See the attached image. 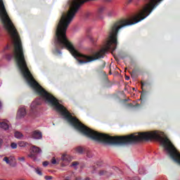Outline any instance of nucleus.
Listing matches in <instances>:
<instances>
[{
    "instance_id": "1",
    "label": "nucleus",
    "mask_w": 180,
    "mask_h": 180,
    "mask_svg": "<svg viewBox=\"0 0 180 180\" xmlns=\"http://www.w3.org/2000/svg\"><path fill=\"white\" fill-rule=\"evenodd\" d=\"M30 150L31 152H30V154L28 155V157L34 160V161H36L37 158V154L41 153V148L36 146H32L30 148Z\"/></svg>"
},
{
    "instance_id": "2",
    "label": "nucleus",
    "mask_w": 180,
    "mask_h": 180,
    "mask_svg": "<svg viewBox=\"0 0 180 180\" xmlns=\"http://www.w3.org/2000/svg\"><path fill=\"white\" fill-rule=\"evenodd\" d=\"M63 162L60 164L61 167H67L71 162V157L68 155H63L61 157Z\"/></svg>"
},
{
    "instance_id": "3",
    "label": "nucleus",
    "mask_w": 180,
    "mask_h": 180,
    "mask_svg": "<svg viewBox=\"0 0 180 180\" xmlns=\"http://www.w3.org/2000/svg\"><path fill=\"white\" fill-rule=\"evenodd\" d=\"M26 116V108L24 107L20 108L17 112V119H22Z\"/></svg>"
},
{
    "instance_id": "4",
    "label": "nucleus",
    "mask_w": 180,
    "mask_h": 180,
    "mask_svg": "<svg viewBox=\"0 0 180 180\" xmlns=\"http://www.w3.org/2000/svg\"><path fill=\"white\" fill-rule=\"evenodd\" d=\"M106 11V7L102 6L98 9L96 16L98 19H103V12Z\"/></svg>"
},
{
    "instance_id": "5",
    "label": "nucleus",
    "mask_w": 180,
    "mask_h": 180,
    "mask_svg": "<svg viewBox=\"0 0 180 180\" xmlns=\"http://www.w3.org/2000/svg\"><path fill=\"white\" fill-rule=\"evenodd\" d=\"M31 137L32 139H35V140H40L43 136L41 135V132H40V131L36 130L32 132Z\"/></svg>"
},
{
    "instance_id": "6",
    "label": "nucleus",
    "mask_w": 180,
    "mask_h": 180,
    "mask_svg": "<svg viewBox=\"0 0 180 180\" xmlns=\"http://www.w3.org/2000/svg\"><path fill=\"white\" fill-rule=\"evenodd\" d=\"M39 105H41V103L40 102V100L37 99L32 103L31 108H32V109H34L36 108V106H37Z\"/></svg>"
},
{
    "instance_id": "7",
    "label": "nucleus",
    "mask_w": 180,
    "mask_h": 180,
    "mask_svg": "<svg viewBox=\"0 0 180 180\" xmlns=\"http://www.w3.org/2000/svg\"><path fill=\"white\" fill-rule=\"evenodd\" d=\"M1 129H4V130H8L9 129V124L8 123L3 122L0 123Z\"/></svg>"
},
{
    "instance_id": "8",
    "label": "nucleus",
    "mask_w": 180,
    "mask_h": 180,
    "mask_svg": "<svg viewBox=\"0 0 180 180\" xmlns=\"http://www.w3.org/2000/svg\"><path fill=\"white\" fill-rule=\"evenodd\" d=\"M14 137L20 140L23 137V134H22L20 131H17L14 133Z\"/></svg>"
},
{
    "instance_id": "9",
    "label": "nucleus",
    "mask_w": 180,
    "mask_h": 180,
    "mask_svg": "<svg viewBox=\"0 0 180 180\" xmlns=\"http://www.w3.org/2000/svg\"><path fill=\"white\" fill-rule=\"evenodd\" d=\"M84 148L81 147V146H77L75 148V151L76 153H78V154H84Z\"/></svg>"
},
{
    "instance_id": "10",
    "label": "nucleus",
    "mask_w": 180,
    "mask_h": 180,
    "mask_svg": "<svg viewBox=\"0 0 180 180\" xmlns=\"http://www.w3.org/2000/svg\"><path fill=\"white\" fill-rule=\"evenodd\" d=\"M18 146L19 147H27V146H29V143L25 141H19Z\"/></svg>"
},
{
    "instance_id": "11",
    "label": "nucleus",
    "mask_w": 180,
    "mask_h": 180,
    "mask_svg": "<svg viewBox=\"0 0 180 180\" xmlns=\"http://www.w3.org/2000/svg\"><path fill=\"white\" fill-rule=\"evenodd\" d=\"M11 148L15 150V149L18 148V144L16 143H15V142H13L11 144Z\"/></svg>"
},
{
    "instance_id": "12",
    "label": "nucleus",
    "mask_w": 180,
    "mask_h": 180,
    "mask_svg": "<svg viewBox=\"0 0 180 180\" xmlns=\"http://www.w3.org/2000/svg\"><path fill=\"white\" fill-rule=\"evenodd\" d=\"M35 172H37L38 175H40V176L43 175V173H41V170H40L39 167L35 169Z\"/></svg>"
},
{
    "instance_id": "13",
    "label": "nucleus",
    "mask_w": 180,
    "mask_h": 180,
    "mask_svg": "<svg viewBox=\"0 0 180 180\" xmlns=\"http://www.w3.org/2000/svg\"><path fill=\"white\" fill-rule=\"evenodd\" d=\"M106 67V63L105 62H103L101 65H99L98 68L99 70H103Z\"/></svg>"
},
{
    "instance_id": "14",
    "label": "nucleus",
    "mask_w": 180,
    "mask_h": 180,
    "mask_svg": "<svg viewBox=\"0 0 180 180\" xmlns=\"http://www.w3.org/2000/svg\"><path fill=\"white\" fill-rule=\"evenodd\" d=\"M3 161H5V162H6V164H8V165L11 164V160H9V158H8V157H4L3 159Z\"/></svg>"
},
{
    "instance_id": "15",
    "label": "nucleus",
    "mask_w": 180,
    "mask_h": 180,
    "mask_svg": "<svg viewBox=\"0 0 180 180\" xmlns=\"http://www.w3.org/2000/svg\"><path fill=\"white\" fill-rule=\"evenodd\" d=\"M108 16H113L115 15V11L113 10H110L107 13Z\"/></svg>"
},
{
    "instance_id": "16",
    "label": "nucleus",
    "mask_w": 180,
    "mask_h": 180,
    "mask_svg": "<svg viewBox=\"0 0 180 180\" xmlns=\"http://www.w3.org/2000/svg\"><path fill=\"white\" fill-rule=\"evenodd\" d=\"M86 157H88V158H92V153L91 150L86 151Z\"/></svg>"
},
{
    "instance_id": "17",
    "label": "nucleus",
    "mask_w": 180,
    "mask_h": 180,
    "mask_svg": "<svg viewBox=\"0 0 180 180\" xmlns=\"http://www.w3.org/2000/svg\"><path fill=\"white\" fill-rule=\"evenodd\" d=\"M141 84L142 89H143V86H148V82H141Z\"/></svg>"
},
{
    "instance_id": "18",
    "label": "nucleus",
    "mask_w": 180,
    "mask_h": 180,
    "mask_svg": "<svg viewBox=\"0 0 180 180\" xmlns=\"http://www.w3.org/2000/svg\"><path fill=\"white\" fill-rule=\"evenodd\" d=\"M131 77L132 78H136V77H137V75L136 74V70H133L131 72Z\"/></svg>"
},
{
    "instance_id": "19",
    "label": "nucleus",
    "mask_w": 180,
    "mask_h": 180,
    "mask_svg": "<svg viewBox=\"0 0 180 180\" xmlns=\"http://www.w3.org/2000/svg\"><path fill=\"white\" fill-rule=\"evenodd\" d=\"M106 174H108V172L105 171V170H101L99 172V175L102 176V175H106Z\"/></svg>"
},
{
    "instance_id": "20",
    "label": "nucleus",
    "mask_w": 180,
    "mask_h": 180,
    "mask_svg": "<svg viewBox=\"0 0 180 180\" xmlns=\"http://www.w3.org/2000/svg\"><path fill=\"white\" fill-rule=\"evenodd\" d=\"M146 95H147V92L143 91V92L141 94V99H143V98H145Z\"/></svg>"
},
{
    "instance_id": "21",
    "label": "nucleus",
    "mask_w": 180,
    "mask_h": 180,
    "mask_svg": "<svg viewBox=\"0 0 180 180\" xmlns=\"http://www.w3.org/2000/svg\"><path fill=\"white\" fill-rule=\"evenodd\" d=\"M51 164L56 165L57 164V160H56V158H53L51 160Z\"/></svg>"
},
{
    "instance_id": "22",
    "label": "nucleus",
    "mask_w": 180,
    "mask_h": 180,
    "mask_svg": "<svg viewBox=\"0 0 180 180\" xmlns=\"http://www.w3.org/2000/svg\"><path fill=\"white\" fill-rule=\"evenodd\" d=\"M79 165V163L78 162H73L72 163L71 167H77V165Z\"/></svg>"
},
{
    "instance_id": "23",
    "label": "nucleus",
    "mask_w": 180,
    "mask_h": 180,
    "mask_svg": "<svg viewBox=\"0 0 180 180\" xmlns=\"http://www.w3.org/2000/svg\"><path fill=\"white\" fill-rule=\"evenodd\" d=\"M45 179L46 180H51V179H53V176H45Z\"/></svg>"
},
{
    "instance_id": "24",
    "label": "nucleus",
    "mask_w": 180,
    "mask_h": 180,
    "mask_svg": "<svg viewBox=\"0 0 180 180\" xmlns=\"http://www.w3.org/2000/svg\"><path fill=\"white\" fill-rule=\"evenodd\" d=\"M2 144H4V139H0V150L2 148Z\"/></svg>"
},
{
    "instance_id": "25",
    "label": "nucleus",
    "mask_w": 180,
    "mask_h": 180,
    "mask_svg": "<svg viewBox=\"0 0 180 180\" xmlns=\"http://www.w3.org/2000/svg\"><path fill=\"white\" fill-rule=\"evenodd\" d=\"M42 165H44V167H47V165H49V162L48 161H45L42 163Z\"/></svg>"
},
{
    "instance_id": "26",
    "label": "nucleus",
    "mask_w": 180,
    "mask_h": 180,
    "mask_svg": "<svg viewBox=\"0 0 180 180\" xmlns=\"http://www.w3.org/2000/svg\"><path fill=\"white\" fill-rule=\"evenodd\" d=\"M19 161H25V157L18 158Z\"/></svg>"
},
{
    "instance_id": "27",
    "label": "nucleus",
    "mask_w": 180,
    "mask_h": 180,
    "mask_svg": "<svg viewBox=\"0 0 180 180\" xmlns=\"http://www.w3.org/2000/svg\"><path fill=\"white\" fill-rule=\"evenodd\" d=\"M131 2H133V0H127V4H131Z\"/></svg>"
},
{
    "instance_id": "28",
    "label": "nucleus",
    "mask_w": 180,
    "mask_h": 180,
    "mask_svg": "<svg viewBox=\"0 0 180 180\" xmlns=\"http://www.w3.org/2000/svg\"><path fill=\"white\" fill-rule=\"evenodd\" d=\"M11 46L7 45V46L6 47V50H9L11 49Z\"/></svg>"
},
{
    "instance_id": "29",
    "label": "nucleus",
    "mask_w": 180,
    "mask_h": 180,
    "mask_svg": "<svg viewBox=\"0 0 180 180\" xmlns=\"http://www.w3.org/2000/svg\"><path fill=\"white\" fill-rule=\"evenodd\" d=\"M125 79H126L127 81H129V79H130V77L126 76V77H125Z\"/></svg>"
},
{
    "instance_id": "30",
    "label": "nucleus",
    "mask_w": 180,
    "mask_h": 180,
    "mask_svg": "<svg viewBox=\"0 0 180 180\" xmlns=\"http://www.w3.org/2000/svg\"><path fill=\"white\" fill-rule=\"evenodd\" d=\"M64 180H71V179H70V176H67Z\"/></svg>"
},
{
    "instance_id": "31",
    "label": "nucleus",
    "mask_w": 180,
    "mask_h": 180,
    "mask_svg": "<svg viewBox=\"0 0 180 180\" xmlns=\"http://www.w3.org/2000/svg\"><path fill=\"white\" fill-rule=\"evenodd\" d=\"M2 107V103L0 101V108Z\"/></svg>"
},
{
    "instance_id": "32",
    "label": "nucleus",
    "mask_w": 180,
    "mask_h": 180,
    "mask_svg": "<svg viewBox=\"0 0 180 180\" xmlns=\"http://www.w3.org/2000/svg\"><path fill=\"white\" fill-rule=\"evenodd\" d=\"M97 165H98V167H101V165H100L99 163H97Z\"/></svg>"
},
{
    "instance_id": "33",
    "label": "nucleus",
    "mask_w": 180,
    "mask_h": 180,
    "mask_svg": "<svg viewBox=\"0 0 180 180\" xmlns=\"http://www.w3.org/2000/svg\"><path fill=\"white\" fill-rule=\"evenodd\" d=\"M84 180H90L89 178H86Z\"/></svg>"
},
{
    "instance_id": "34",
    "label": "nucleus",
    "mask_w": 180,
    "mask_h": 180,
    "mask_svg": "<svg viewBox=\"0 0 180 180\" xmlns=\"http://www.w3.org/2000/svg\"><path fill=\"white\" fill-rule=\"evenodd\" d=\"M110 75H112V72L110 71Z\"/></svg>"
},
{
    "instance_id": "35",
    "label": "nucleus",
    "mask_w": 180,
    "mask_h": 180,
    "mask_svg": "<svg viewBox=\"0 0 180 180\" xmlns=\"http://www.w3.org/2000/svg\"><path fill=\"white\" fill-rule=\"evenodd\" d=\"M76 180H78V179H77V178H76Z\"/></svg>"
},
{
    "instance_id": "36",
    "label": "nucleus",
    "mask_w": 180,
    "mask_h": 180,
    "mask_svg": "<svg viewBox=\"0 0 180 180\" xmlns=\"http://www.w3.org/2000/svg\"><path fill=\"white\" fill-rule=\"evenodd\" d=\"M0 180H4V179H0Z\"/></svg>"
}]
</instances>
